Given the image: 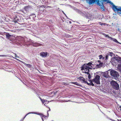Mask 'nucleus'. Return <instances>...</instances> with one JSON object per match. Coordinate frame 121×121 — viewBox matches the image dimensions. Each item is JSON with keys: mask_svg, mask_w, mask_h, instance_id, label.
<instances>
[{"mask_svg": "<svg viewBox=\"0 0 121 121\" xmlns=\"http://www.w3.org/2000/svg\"><path fill=\"white\" fill-rule=\"evenodd\" d=\"M108 3H110L112 5V9L113 11L115 12L117 11L118 15L121 16V6L117 7L116 6L110 1H109Z\"/></svg>", "mask_w": 121, "mask_h": 121, "instance_id": "obj_1", "label": "nucleus"}, {"mask_svg": "<svg viewBox=\"0 0 121 121\" xmlns=\"http://www.w3.org/2000/svg\"><path fill=\"white\" fill-rule=\"evenodd\" d=\"M110 83L112 87L115 89L118 90L119 89V84L114 81H112Z\"/></svg>", "mask_w": 121, "mask_h": 121, "instance_id": "obj_2", "label": "nucleus"}, {"mask_svg": "<svg viewBox=\"0 0 121 121\" xmlns=\"http://www.w3.org/2000/svg\"><path fill=\"white\" fill-rule=\"evenodd\" d=\"M100 76L97 75L95 78L92 80V81L96 83L97 84H100Z\"/></svg>", "mask_w": 121, "mask_h": 121, "instance_id": "obj_3", "label": "nucleus"}, {"mask_svg": "<svg viewBox=\"0 0 121 121\" xmlns=\"http://www.w3.org/2000/svg\"><path fill=\"white\" fill-rule=\"evenodd\" d=\"M100 2L101 3V4H100V8L103 10L104 11V4L108 3L109 0H102L100 1Z\"/></svg>", "mask_w": 121, "mask_h": 121, "instance_id": "obj_4", "label": "nucleus"}, {"mask_svg": "<svg viewBox=\"0 0 121 121\" xmlns=\"http://www.w3.org/2000/svg\"><path fill=\"white\" fill-rule=\"evenodd\" d=\"M111 76L114 78H117L119 76L118 73L116 71L113 70H111L110 72Z\"/></svg>", "mask_w": 121, "mask_h": 121, "instance_id": "obj_5", "label": "nucleus"}, {"mask_svg": "<svg viewBox=\"0 0 121 121\" xmlns=\"http://www.w3.org/2000/svg\"><path fill=\"white\" fill-rule=\"evenodd\" d=\"M91 68L89 66H88L87 65H86L85 64H83L81 67V70H84L85 71H88V72H89V70L90 69H91Z\"/></svg>", "mask_w": 121, "mask_h": 121, "instance_id": "obj_6", "label": "nucleus"}, {"mask_svg": "<svg viewBox=\"0 0 121 121\" xmlns=\"http://www.w3.org/2000/svg\"><path fill=\"white\" fill-rule=\"evenodd\" d=\"M97 2V4L99 6H100V4L99 3V0H89V4H90L93 3Z\"/></svg>", "mask_w": 121, "mask_h": 121, "instance_id": "obj_7", "label": "nucleus"}, {"mask_svg": "<svg viewBox=\"0 0 121 121\" xmlns=\"http://www.w3.org/2000/svg\"><path fill=\"white\" fill-rule=\"evenodd\" d=\"M119 63H120L118 64V69L119 71L121 72V58H119L117 59Z\"/></svg>", "mask_w": 121, "mask_h": 121, "instance_id": "obj_8", "label": "nucleus"}, {"mask_svg": "<svg viewBox=\"0 0 121 121\" xmlns=\"http://www.w3.org/2000/svg\"><path fill=\"white\" fill-rule=\"evenodd\" d=\"M77 79H79V80L82 83H86V81L85 80V79L83 77H79V78Z\"/></svg>", "mask_w": 121, "mask_h": 121, "instance_id": "obj_9", "label": "nucleus"}, {"mask_svg": "<svg viewBox=\"0 0 121 121\" xmlns=\"http://www.w3.org/2000/svg\"><path fill=\"white\" fill-rule=\"evenodd\" d=\"M33 45L34 47H37L39 46H40L42 45V44L38 43L37 42H36L35 43H33L32 44Z\"/></svg>", "mask_w": 121, "mask_h": 121, "instance_id": "obj_10", "label": "nucleus"}, {"mask_svg": "<svg viewBox=\"0 0 121 121\" xmlns=\"http://www.w3.org/2000/svg\"><path fill=\"white\" fill-rule=\"evenodd\" d=\"M40 56L42 57H46L47 56V52H42L40 53Z\"/></svg>", "mask_w": 121, "mask_h": 121, "instance_id": "obj_11", "label": "nucleus"}, {"mask_svg": "<svg viewBox=\"0 0 121 121\" xmlns=\"http://www.w3.org/2000/svg\"><path fill=\"white\" fill-rule=\"evenodd\" d=\"M30 8V5L28 6H25L24 7V10L27 12L28 11V10L29 8Z\"/></svg>", "mask_w": 121, "mask_h": 121, "instance_id": "obj_12", "label": "nucleus"}, {"mask_svg": "<svg viewBox=\"0 0 121 121\" xmlns=\"http://www.w3.org/2000/svg\"><path fill=\"white\" fill-rule=\"evenodd\" d=\"M21 62L24 64L26 66H27V67H28L29 68H31V65L29 64H26L25 62H23L22 61H21Z\"/></svg>", "mask_w": 121, "mask_h": 121, "instance_id": "obj_13", "label": "nucleus"}, {"mask_svg": "<svg viewBox=\"0 0 121 121\" xmlns=\"http://www.w3.org/2000/svg\"><path fill=\"white\" fill-rule=\"evenodd\" d=\"M6 37L8 39H9L11 37V35H10L9 33H7L5 34Z\"/></svg>", "mask_w": 121, "mask_h": 121, "instance_id": "obj_14", "label": "nucleus"}, {"mask_svg": "<svg viewBox=\"0 0 121 121\" xmlns=\"http://www.w3.org/2000/svg\"><path fill=\"white\" fill-rule=\"evenodd\" d=\"M103 35L105 37H108L110 39H112V38L109 37L108 36V35H106V34L104 33H103Z\"/></svg>", "mask_w": 121, "mask_h": 121, "instance_id": "obj_15", "label": "nucleus"}, {"mask_svg": "<svg viewBox=\"0 0 121 121\" xmlns=\"http://www.w3.org/2000/svg\"><path fill=\"white\" fill-rule=\"evenodd\" d=\"M70 83H72V84H74L75 85H77V86H81V85H80L79 84V83H78L77 82H70Z\"/></svg>", "mask_w": 121, "mask_h": 121, "instance_id": "obj_16", "label": "nucleus"}, {"mask_svg": "<svg viewBox=\"0 0 121 121\" xmlns=\"http://www.w3.org/2000/svg\"><path fill=\"white\" fill-rule=\"evenodd\" d=\"M44 5H39L38 6V8L39 9H40L41 8H43V9H42V11H43L44 10Z\"/></svg>", "mask_w": 121, "mask_h": 121, "instance_id": "obj_17", "label": "nucleus"}, {"mask_svg": "<svg viewBox=\"0 0 121 121\" xmlns=\"http://www.w3.org/2000/svg\"><path fill=\"white\" fill-rule=\"evenodd\" d=\"M14 22L16 23L17 22V21H19V19L18 18V16H16V17L14 19Z\"/></svg>", "mask_w": 121, "mask_h": 121, "instance_id": "obj_18", "label": "nucleus"}, {"mask_svg": "<svg viewBox=\"0 0 121 121\" xmlns=\"http://www.w3.org/2000/svg\"><path fill=\"white\" fill-rule=\"evenodd\" d=\"M85 73H87V74H88V78L89 79H91V75L89 73V72H85Z\"/></svg>", "mask_w": 121, "mask_h": 121, "instance_id": "obj_19", "label": "nucleus"}, {"mask_svg": "<svg viewBox=\"0 0 121 121\" xmlns=\"http://www.w3.org/2000/svg\"><path fill=\"white\" fill-rule=\"evenodd\" d=\"M86 65H88V66H91L92 67V66H91V65H93V64H92V63L91 62H89L87 64H86Z\"/></svg>", "mask_w": 121, "mask_h": 121, "instance_id": "obj_20", "label": "nucleus"}, {"mask_svg": "<svg viewBox=\"0 0 121 121\" xmlns=\"http://www.w3.org/2000/svg\"><path fill=\"white\" fill-rule=\"evenodd\" d=\"M90 81H91V82L90 83V85H91L92 86H94V84L92 82H93L92 81V80L91 81V80H90Z\"/></svg>", "mask_w": 121, "mask_h": 121, "instance_id": "obj_21", "label": "nucleus"}, {"mask_svg": "<svg viewBox=\"0 0 121 121\" xmlns=\"http://www.w3.org/2000/svg\"><path fill=\"white\" fill-rule=\"evenodd\" d=\"M38 114L39 115H40L41 117H46L45 116L43 115V114L41 113H38Z\"/></svg>", "mask_w": 121, "mask_h": 121, "instance_id": "obj_22", "label": "nucleus"}, {"mask_svg": "<svg viewBox=\"0 0 121 121\" xmlns=\"http://www.w3.org/2000/svg\"><path fill=\"white\" fill-rule=\"evenodd\" d=\"M38 114L39 115H40L41 117H46L45 116L43 115V114L41 113H38Z\"/></svg>", "mask_w": 121, "mask_h": 121, "instance_id": "obj_23", "label": "nucleus"}, {"mask_svg": "<svg viewBox=\"0 0 121 121\" xmlns=\"http://www.w3.org/2000/svg\"><path fill=\"white\" fill-rule=\"evenodd\" d=\"M31 113H28L25 116V117L22 119L20 121H23V120L29 114Z\"/></svg>", "mask_w": 121, "mask_h": 121, "instance_id": "obj_24", "label": "nucleus"}, {"mask_svg": "<svg viewBox=\"0 0 121 121\" xmlns=\"http://www.w3.org/2000/svg\"><path fill=\"white\" fill-rule=\"evenodd\" d=\"M51 8V7L50 6H49L47 5H44V8Z\"/></svg>", "mask_w": 121, "mask_h": 121, "instance_id": "obj_25", "label": "nucleus"}, {"mask_svg": "<svg viewBox=\"0 0 121 121\" xmlns=\"http://www.w3.org/2000/svg\"><path fill=\"white\" fill-rule=\"evenodd\" d=\"M112 39H111V40H113V41H114L115 42H118V41L117 40V39H115L113 38H112Z\"/></svg>", "mask_w": 121, "mask_h": 121, "instance_id": "obj_26", "label": "nucleus"}, {"mask_svg": "<svg viewBox=\"0 0 121 121\" xmlns=\"http://www.w3.org/2000/svg\"><path fill=\"white\" fill-rule=\"evenodd\" d=\"M103 63H99V65L100 67H101L102 66Z\"/></svg>", "mask_w": 121, "mask_h": 121, "instance_id": "obj_27", "label": "nucleus"}, {"mask_svg": "<svg viewBox=\"0 0 121 121\" xmlns=\"http://www.w3.org/2000/svg\"><path fill=\"white\" fill-rule=\"evenodd\" d=\"M99 59H101L103 57V56L102 55H100L99 56Z\"/></svg>", "mask_w": 121, "mask_h": 121, "instance_id": "obj_28", "label": "nucleus"}, {"mask_svg": "<svg viewBox=\"0 0 121 121\" xmlns=\"http://www.w3.org/2000/svg\"><path fill=\"white\" fill-rule=\"evenodd\" d=\"M46 101H47L45 100H44L43 99L41 101L42 102L43 104H44V103Z\"/></svg>", "mask_w": 121, "mask_h": 121, "instance_id": "obj_29", "label": "nucleus"}, {"mask_svg": "<svg viewBox=\"0 0 121 121\" xmlns=\"http://www.w3.org/2000/svg\"><path fill=\"white\" fill-rule=\"evenodd\" d=\"M99 24L101 26H102L103 25H105V23H101L100 22H99Z\"/></svg>", "mask_w": 121, "mask_h": 121, "instance_id": "obj_30", "label": "nucleus"}, {"mask_svg": "<svg viewBox=\"0 0 121 121\" xmlns=\"http://www.w3.org/2000/svg\"><path fill=\"white\" fill-rule=\"evenodd\" d=\"M108 55H106V56H105V60H107L108 59Z\"/></svg>", "mask_w": 121, "mask_h": 121, "instance_id": "obj_31", "label": "nucleus"}, {"mask_svg": "<svg viewBox=\"0 0 121 121\" xmlns=\"http://www.w3.org/2000/svg\"><path fill=\"white\" fill-rule=\"evenodd\" d=\"M33 15H35V14L34 13H33L32 14H31L30 15V16H32Z\"/></svg>", "mask_w": 121, "mask_h": 121, "instance_id": "obj_32", "label": "nucleus"}, {"mask_svg": "<svg viewBox=\"0 0 121 121\" xmlns=\"http://www.w3.org/2000/svg\"><path fill=\"white\" fill-rule=\"evenodd\" d=\"M86 83L87 85H90V83H88L87 82H86Z\"/></svg>", "mask_w": 121, "mask_h": 121, "instance_id": "obj_33", "label": "nucleus"}, {"mask_svg": "<svg viewBox=\"0 0 121 121\" xmlns=\"http://www.w3.org/2000/svg\"><path fill=\"white\" fill-rule=\"evenodd\" d=\"M15 57H18L17 56V55H16V54H15Z\"/></svg>", "mask_w": 121, "mask_h": 121, "instance_id": "obj_34", "label": "nucleus"}, {"mask_svg": "<svg viewBox=\"0 0 121 121\" xmlns=\"http://www.w3.org/2000/svg\"><path fill=\"white\" fill-rule=\"evenodd\" d=\"M40 99V100L42 101L43 99H42L41 98L39 97Z\"/></svg>", "mask_w": 121, "mask_h": 121, "instance_id": "obj_35", "label": "nucleus"}, {"mask_svg": "<svg viewBox=\"0 0 121 121\" xmlns=\"http://www.w3.org/2000/svg\"><path fill=\"white\" fill-rule=\"evenodd\" d=\"M98 61L99 62V63H100L101 62L100 61V60H98Z\"/></svg>", "mask_w": 121, "mask_h": 121, "instance_id": "obj_36", "label": "nucleus"}, {"mask_svg": "<svg viewBox=\"0 0 121 121\" xmlns=\"http://www.w3.org/2000/svg\"><path fill=\"white\" fill-rule=\"evenodd\" d=\"M120 110L121 111V105L120 107Z\"/></svg>", "mask_w": 121, "mask_h": 121, "instance_id": "obj_37", "label": "nucleus"}, {"mask_svg": "<svg viewBox=\"0 0 121 121\" xmlns=\"http://www.w3.org/2000/svg\"><path fill=\"white\" fill-rule=\"evenodd\" d=\"M63 13L65 15V13L63 11Z\"/></svg>", "mask_w": 121, "mask_h": 121, "instance_id": "obj_38", "label": "nucleus"}, {"mask_svg": "<svg viewBox=\"0 0 121 121\" xmlns=\"http://www.w3.org/2000/svg\"><path fill=\"white\" fill-rule=\"evenodd\" d=\"M22 12H23V13H24V11H23V10L22 11Z\"/></svg>", "mask_w": 121, "mask_h": 121, "instance_id": "obj_39", "label": "nucleus"}, {"mask_svg": "<svg viewBox=\"0 0 121 121\" xmlns=\"http://www.w3.org/2000/svg\"><path fill=\"white\" fill-rule=\"evenodd\" d=\"M118 121H121V120H118Z\"/></svg>", "mask_w": 121, "mask_h": 121, "instance_id": "obj_40", "label": "nucleus"}, {"mask_svg": "<svg viewBox=\"0 0 121 121\" xmlns=\"http://www.w3.org/2000/svg\"><path fill=\"white\" fill-rule=\"evenodd\" d=\"M104 59V57H103V59Z\"/></svg>", "mask_w": 121, "mask_h": 121, "instance_id": "obj_41", "label": "nucleus"}, {"mask_svg": "<svg viewBox=\"0 0 121 121\" xmlns=\"http://www.w3.org/2000/svg\"><path fill=\"white\" fill-rule=\"evenodd\" d=\"M45 104H45H45H44V105H45H45H46Z\"/></svg>", "mask_w": 121, "mask_h": 121, "instance_id": "obj_42", "label": "nucleus"}, {"mask_svg": "<svg viewBox=\"0 0 121 121\" xmlns=\"http://www.w3.org/2000/svg\"><path fill=\"white\" fill-rule=\"evenodd\" d=\"M42 120H43V118H42Z\"/></svg>", "mask_w": 121, "mask_h": 121, "instance_id": "obj_43", "label": "nucleus"}]
</instances>
